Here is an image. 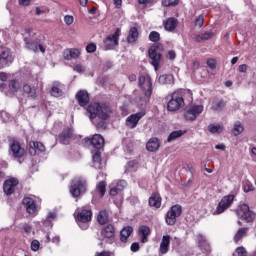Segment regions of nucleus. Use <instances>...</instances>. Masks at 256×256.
Listing matches in <instances>:
<instances>
[{"instance_id":"nucleus-1","label":"nucleus","mask_w":256,"mask_h":256,"mask_svg":"<svg viewBox=\"0 0 256 256\" xmlns=\"http://www.w3.org/2000/svg\"><path fill=\"white\" fill-rule=\"evenodd\" d=\"M87 112L90 115V121L96 127H103L105 125V121L109 119V115H111V109L109 106L99 104V103H91Z\"/></svg>"},{"instance_id":"nucleus-2","label":"nucleus","mask_w":256,"mask_h":256,"mask_svg":"<svg viewBox=\"0 0 256 256\" xmlns=\"http://www.w3.org/2000/svg\"><path fill=\"white\" fill-rule=\"evenodd\" d=\"M191 95V92L187 90H177L171 94V99L168 101V111H179L181 107H185V95Z\"/></svg>"},{"instance_id":"nucleus-3","label":"nucleus","mask_w":256,"mask_h":256,"mask_svg":"<svg viewBox=\"0 0 256 256\" xmlns=\"http://www.w3.org/2000/svg\"><path fill=\"white\" fill-rule=\"evenodd\" d=\"M87 191V180L85 178H76L72 181L70 187V193L72 197H79Z\"/></svg>"},{"instance_id":"nucleus-4","label":"nucleus","mask_w":256,"mask_h":256,"mask_svg":"<svg viewBox=\"0 0 256 256\" xmlns=\"http://www.w3.org/2000/svg\"><path fill=\"white\" fill-rule=\"evenodd\" d=\"M139 87L142 89L145 97H151L153 93V82L151 76L147 72L142 73L139 76Z\"/></svg>"},{"instance_id":"nucleus-5","label":"nucleus","mask_w":256,"mask_h":256,"mask_svg":"<svg viewBox=\"0 0 256 256\" xmlns=\"http://www.w3.org/2000/svg\"><path fill=\"white\" fill-rule=\"evenodd\" d=\"M149 58L151 59V64L153 65L155 71L159 70V65L161 64V59L163 56L161 55V46L153 45L148 50Z\"/></svg>"},{"instance_id":"nucleus-6","label":"nucleus","mask_w":256,"mask_h":256,"mask_svg":"<svg viewBox=\"0 0 256 256\" xmlns=\"http://www.w3.org/2000/svg\"><path fill=\"white\" fill-rule=\"evenodd\" d=\"M203 111V105L192 104L185 109L184 118L186 121H195Z\"/></svg>"},{"instance_id":"nucleus-7","label":"nucleus","mask_w":256,"mask_h":256,"mask_svg":"<svg viewBox=\"0 0 256 256\" xmlns=\"http://www.w3.org/2000/svg\"><path fill=\"white\" fill-rule=\"evenodd\" d=\"M233 201H235V194H228L224 196L218 203L216 211L213 214L221 215V213H225V211H227V209H229L231 205H233Z\"/></svg>"},{"instance_id":"nucleus-8","label":"nucleus","mask_w":256,"mask_h":256,"mask_svg":"<svg viewBox=\"0 0 256 256\" xmlns=\"http://www.w3.org/2000/svg\"><path fill=\"white\" fill-rule=\"evenodd\" d=\"M23 205L29 215H35L39 212V200L35 196L25 197L23 199Z\"/></svg>"},{"instance_id":"nucleus-9","label":"nucleus","mask_w":256,"mask_h":256,"mask_svg":"<svg viewBox=\"0 0 256 256\" xmlns=\"http://www.w3.org/2000/svg\"><path fill=\"white\" fill-rule=\"evenodd\" d=\"M119 37H121V29L117 28L115 33L108 36L104 40V47L106 50L115 49L119 45Z\"/></svg>"},{"instance_id":"nucleus-10","label":"nucleus","mask_w":256,"mask_h":256,"mask_svg":"<svg viewBox=\"0 0 256 256\" xmlns=\"http://www.w3.org/2000/svg\"><path fill=\"white\" fill-rule=\"evenodd\" d=\"M238 217H241V219H244L247 221V223H252V221L255 220V213H253L249 209V205L247 204H241L237 210Z\"/></svg>"},{"instance_id":"nucleus-11","label":"nucleus","mask_w":256,"mask_h":256,"mask_svg":"<svg viewBox=\"0 0 256 256\" xmlns=\"http://www.w3.org/2000/svg\"><path fill=\"white\" fill-rule=\"evenodd\" d=\"M91 217H93V212L90 209H82L81 212H78L77 221H79L81 229L85 230L89 227L87 223L91 221Z\"/></svg>"},{"instance_id":"nucleus-12","label":"nucleus","mask_w":256,"mask_h":256,"mask_svg":"<svg viewBox=\"0 0 256 256\" xmlns=\"http://www.w3.org/2000/svg\"><path fill=\"white\" fill-rule=\"evenodd\" d=\"M182 213L181 206L174 205L166 214L167 225H175L177 223V217H180Z\"/></svg>"},{"instance_id":"nucleus-13","label":"nucleus","mask_w":256,"mask_h":256,"mask_svg":"<svg viewBox=\"0 0 256 256\" xmlns=\"http://www.w3.org/2000/svg\"><path fill=\"white\" fill-rule=\"evenodd\" d=\"M13 53L7 47L0 46V69H3L5 65L13 63Z\"/></svg>"},{"instance_id":"nucleus-14","label":"nucleus","mask_w":256,"mask_h":256,"mask_svg":"<svg viewBox=\"0 0 256 256\" xmlns=\"http://www.w3.org/2000/svg\"><path fill=\"white\" fill-rule=\"evenodd\" d=\"M143 117H145V111H143V110L138 113L131 114L126 119V126L129 129H135V127H137V125H139V121H141V119H143Z\"/></svg>"},{"instance_id":"nucleus-15","label":"nucleus","mask_w":256,"mask_h":256,"mask_svg":"<svg viewBox=\"0 0 256 256\" xmlns=\"http://www.w3.org/2000/svg\"><path fill=\"white\" fill-rule=\"evenodd\" d=\"M10 151L13 157H16L17 159L25 155V149L21 147V144L17 140L10 141Z\"/></svg>"},{"instance_id":"nucleus-16","label":"nucleus","mask_w":256,"mask_h":256,"mask_svg":"<svg viewBox=\"0 0 256 256\" xmlns=\"http://www.w3.org/2000/svg\"><path fill=\"white\" fill-rule=\"evenodd\" d=\"M17 185H19V180H17V178H10L6 180L3 186L4 193L6 195H12V193L15 192V187H17Z\"/></svg>"},{"instance_id":"nucleus-17","label":"nucleus","mask_w":256,"mask_h":256,"mask_svg":"<svg viewBox=\"0 0 256 256\" xmlns=\"http://www.w3.org/2000/svg\"><path fill=\"white\" fill-rule=\"evenodd\" d=\"M81 51L77 48H68L64 50L63 57L66 61H71V59H79Z\"/></svg>"},{"instance_id":"nucleus-18","label":"nucleus","mask_w":256,"mask_h":256,"mask_svg":"<svg viewBox=\"0 0 256 256\" xmlns=\"http://www.w3.org/2000/svg\"><path fill=\"white\" fill-rule=\"evenodd\" d=\"M102 239H113L115 237V228L108 224L104 226L100 232Z\"/></svg>"},{"instance_id":"nucleus-19","label":"nucleus","mask_w":256,"mask_h":256,"mask_svg":"<svg viewBox=\"0 0 256 256\" xmlns=\"http://www.w3.org/2000/svg\"><path fill=\"white\" fill-rule=\"evenodd\" d=\"M76 99L81 107H85L89 103V93L85 90L79 91L76 94Z\"/></svg>"},{"instance_id":"nucleus-20","label":"nucleus","mask_w":256,"mask_h":256,"mask_svg":"<svg viewBox=\"0 0 256 256\" xmlns=\"http://www.w3.org/2000/svg\"><path fill=\"white\" fill-rule=\"evenodd\" d=\"M28 49H31V51H41V53H45V46H43L42 44H39L37 42H33L31 40H29L28 38L24 39Z\"/></svg>"},{"instance_id":"nucleus-21","label":"nucleus","mask_w":256,"mask_h":256,"mask_svg":"<svg viewBox=\"0 0 256 256\" xmlns=\"http://www.w3.org/2000/svg\"><path fill=\"white\" fill-rule=\"evenodd\" d=\"M139 236L141 237L142 243H147L149 241L148 237L151 235V228L149 226H140L138 229Z\"/></svg>"},{"instance_id":"nucleus-22","label":"nucleus","mask_w":256,"mask_h":256,"mask_svg":"<svg viewBox=\"0 0 256 256\" xmlns=\"http://www.w3.org/2000/svg\"><path fill=\"white\" fill-rule=\"evenodd\" d=\"M171 244V236L165 235L162 237V241L160 243V253L165 255L169 253V245Z\"/></svg>"},{"instance_id":"nucleus-23","label":"nucleus","mask_w":256,"mask_h":256,"mask_svg":"<svg viewBox=\"0 0 256 256\" xmlns=\"http://www.w3.org/2000/svg\"><path fill=\"white\" fill-rule=\"evenodd\" d=\"M90 143L95 149H101L105 145V139L100 134H95L91 138Z\"/></svg>"},{"instance_id":"nucleus-24","label":"nucleus","mask_w":256,"mask_h":256,"mask_svg":"<svg viewBox=\"0 0 256 256\" xmlns=\"http://www.w3.org/2000/svg\"><path fill=\"white\" fill-rule=\"evenodd\" d=\"M160 85H173L175 83V77L172 74H162L158 78Z\"/></svg>"},{"instance_id":"nucleus-25","label":"nucleus","mask_w":256,"mask_h":256,"mask_svg":"<svg viewBox=\"0 0 256 256\" xmlns=\"http://www.w3.org/2000/svg\"><path fill=\"white\" fill-rule=\"evenodd\" d=\"M37 151H40L41 153H45V145L41 142H30V149L29 153L30 155H35Z\"/></svg>"},{"instance_id":"nucleus-26","label":"nucleus","mask_w":256,"mask_h":256,"mask_svg":"<svg viewBox=\"0 0 256 256\" xmlns=\"http://www.w3.org/2000/svg\"><path fill=\"white\" fill-rule=\"evenodd\" d=\"M161 147V144L159 143V139L152 138L150 139L146 144L147 151H150V153H155Z\"/></svg>"},{"instance_id":"nucleus-27","label":"nucleus","mask_w":256,"mask_h":256,"mask_svg":"<svg viewBox=\"0 0 256 256\" xmlns=\"http://www.w3.org/2000/svg\"><path fill=\"white\" fill-rule=\"evenodd\" d=\"M197 241L202 251H206V252L211 251V246L209 245V242H207V239L205 238V236H203L202 234H199L197 236Z\"/></svg>"},{"instance_id":"nucleus-28","label":"nucleus","mask_w":256,"mask_h":256,"mask_svg":"<svg viewBox=\"0 0 256 256\" xmlns=\"http://www.w3.org/2000/svg\"><path fill=\"white\" fill-rule=\"evenodd\" d=\"M131 233H133V227L126 226L120 231V241L122 243H127V239L131 237Z\"/></svg>"},{"instance_id":"nucleus-29","label":"nucleus","mask_w":256,"mask_h":256,"mask_svg":"<svg viewBox=\"0 0 256 256\" xmlns=\"http://www.w3.org/2000/svg\"><path fill=\"white\" fill-rule=\"evenodd\" d=\"M150 207H155V209H159L161 207V196L158 193H154L149 198Z\"/></svg>"},{"instance_id":"nucleus-30","label":"nucleus","mask_w":256,"mask_h":256,"mask_svg":"<svg viewBox=\"0 0 256 256\" xmlns=\"http://www.w3.org/2000/svg\"><path fill=\"white\" fill-rule=\"evenodd\" d=\"M71 129H66L63 131V133L60 134L59 136V141L60 143H62L63 145H67L69 143V140L71 139Z\"/></svg>"},{"instance_id":"nucleus-31","label":"nucleus","mask_w":256,"mask_h":256,"mask_svg":"<svg viewBox=\"0 0 256 256\" xmlns=\"http://www.w3.org/2000/svg\"><path fill=\"white\" fill-rule=\"evenodd\" d=\"M23 91L30 97V99H35L37 97V90L35 88H32L29 84L23 85Z\"/></svg>"},{"instance_id":"nucleus-32","label":"nucleus","mask_w":256,"mask_h":256,"mask_svg":"<svg viewBox=\"0 0 256 256\" xmlns=\"http://www.w3.org/2000/svg\"><path fill=\"white\" fill-rule=\"evenodd\" d=\"M164 27L166 31H175V29L177 28V19L168 18L164 23Z\"/></svg>"},{"instance_id":"nucleus-33","label":"nucleus","mask_w":256,"mask_h":256,"mask_svg":"<svg viewBox=\"0 0 256 256\" xmlns=\"http://www.w3.org/2000/svg\"><path fill=\"white\" fill-rule=\"evenodd\" d=\"M138 38H139V31L137 30V28L132 27L127 37L128 43H135V41H137Z\"/></svg>"},{"instance_id":"nucleus-34","label":"nucleus","mask_w":256,"mask_h":256,"mask_svg":"<svg viewBox=\"0 0 256 256\" xmlns=\"http://www.w3.org/2000/svg\"><path fill=\"white\" fill-rule=\"evenodd\" d=\"M97 221L100 225H105V223H109V215L107 211L101 210L97 216Z\"/></svg>"},{"instance_id":"nucleus-35","label":"nucleus","mask_w":256,"mask_h":256,"mask_svg":"<svg viewBox=\"0 0 256 256\" xmlns=\"http://www.w3.org/2000/svg\"><path fill=\"white\" fill-rule=\"evenodd\" d=\"M224 127L221 124H210L208 126V131H210L213 135H215V133H223Z\"/></svg>"},{"instance_id":"nucleus-36","label":"nucleus","mask_w":256,"mask_h":256,"mask_svg":"<svg viewBox=\"0 0 256 256\" xmlns=\"http://www.w3.org/2000/svg\"><path fill=\"white\" fill-rule=\"evenodd\" d=\"M185 135V131L183 130H176L173 131L169 136H168V143H171V141H175V139H179V137H183Z\"/></svg>"},{"instance_id":"nucleus-37","label":"nucleus","mask_w":256,"mask_h":256,"mask_svg":"<svg viewBox=\"0 0 256 256\" xmlns=\"http://www.w3.org/2000/svg\"><path fill=\"white\" fill-rule=\"evenodd\" d=\"M245 235H247V228H240L234 236L235 243L241 241V239L245 237Z\"/></svg>"},{"instance_id":"nucleus-38","label":"nucleus","mask_w":256,"mask_h":256,"mask_svg":"<svg viewBox=\"0 0 256 256\" xmlns=\"http://www.w3.org/2000/svg\"><path fill=\"white\" fill-rule=\"evenodd\" d=\"M9 89L12 91V93H17V91L21 89V83H19V81L12 80L9 83Z\"/></svg>"},{"instance_id":"nucleus-39","label":"nucleus","mask_w":256,"mask_h":256,"mask_svg":"<svg viewBox=\"0 0 256 256\" xmlns=\"http://www.w3.org/2000/svg\"><path fill=\"white\" fill-rule=\"evenodd\" d=\"M57 217V214L55 212H50L46 218V220L44 221V225L46 227H53V224L51 223L53 221V219H55Z\"/></svg>"},{"instance_id":"nucleus-40","label":"nucleus","mask_w":256,"mask_h":256,"mask_svg":"<svg viewBox=\"0 0 256 256\" xmlns=\"http://www.w3.org/2000/svg\"><path fill=\"white\" fill-rule=\"evenodd\" d=\"M223 107H225V102H223V100L215 101L212 104L213 111H223Z\"/></svg>"},{"instance_id":"nucleus-41","label":"nucleus","mask_w":256,"mask_h":256,"mask_svg":"<svg viewBox=\"0 0 256 256\" xmlns=\"http://www.w3.org/2000/svg\"><path fill=\"white\" fill-rule=\"evenodd\" d=\"M96 191L98 193H100V196L103 197L105 195V191H106V184L104 181L99 182L96 185Z\"/></svg>"},{"instance_id":"nucleus-42","label":"nucleus","mask_w":256,"mask_h":256,"mask_svg":"<svg viewBox=\"0 0 256 256\" xmlns=\"http://www.w3.org/2000/svg\"><path fill=\"white\" fill-rule=\"evenodd\" d=\"M244 131L243 125L241 124V122H236L234 124V129H233V134L235 136L237 135H241V133Z\"/></svg>"},{"instance_id":"nucleus-43","label":"nucleus","mask_w":256,"mask_h":256,"mask_svg":"<svg viewBox=\"0 0 256 256\" xmlns=\"http://www.w3.org/2000/svg\"><path fill=\"white\" fill-rule=\"evenodd\" d=\"M52 97H61L63 95V90L59 86H53L51 89Z\"/></svg>"},{"instance_id":"nucleus-44","label":"nucleus","mask_w":256,"mask_h":256,"mask_svg":"<svg viewBox=\"0 0 256 256\" xmlns=\"http://www.w3.org/2000/svg\"><path fill=\"white\" fill-rule=\"evenodd\" d=\"M213 37V32L208 31L205 32L204 34H201L200 36L197 37V41H207V39H211Z\"/></svg>"},{"instance_id":"nucleus-45","label":"nucleus","mask_w":256,"mask_h":256,"mask_svg":"<svg viewBox=\"0 0 256 256\" xmlns=\"http://www.w3.org/2000/svg\"><path fill=\"white\" fill-rule=\"evenodd\" d=\"M255 188L253 187V184L251 181L246 180L243 184V191L244 193H249L250 191H253Z\"/></svg>"},{"instance_id":"nucleus-46","label":"nucleus","mask_w":256,"mask_h":256,"mask_svg":"<svg viewBox=\"0 0 256 256\" xmlns=\"http://www.w3.org/2000/svg\"><path fill=\"white\" fill-rule=\"evenodd\" d=\"M159 39H161V35L159 34V32L152 31L149 34V40L152 41L153 43H157V41H159Z\"/></svg>"},{"instance_id":"nucleus-47","label":"nucleus","mask_w":256,"mask_h":256,"mask_svg":"<svg viewBox=\"0 0 256 256\" xmlns=\"http://www.w3.org/2000/svg\"><path fill=\"white\" fill-rule=\"evenodd\" d=\"M119 191H123L127 187V182L125 180H119L116 183H112Z\"/></svg>"},{"instance_id":"nucleus-48","label":"nucleus","mask_w":256,"mask_h":256,"mask_svg":"<svg viewBox=\"0 0 256 256\" xmlns=\"http://www.w3.org/2000/svg\"><path fill=\"white\" fill-rule=\"evenodd\" d=\"M179 0H162V5L164 7H175V5H178Z\"/></svg>"},{"instance_id":"nucleus-49","label":"nucleus","mask_w":256,"mask_h":256,"mask_svg":"<svg viewBox=\"0 0 256 256\" xmlns=\"http://www.w3.org/2000/svg\"><path fill=\"white\" fill-rule=\"evenodd\" d=\"M135 167H137V162L130 161L126 165V173H131L132 171H136Z\"/></svg>"},{"instance_id":"nucleus-50","label":"nucleus","mask_w":256,"mask_h":256,"mask_svg":"<svg viewBox=\"0 0 256 256\" xmlns=\"http://www.w3.org/2000/svg\"><path fill=\"white\" fill-rule=\"evenodd\" d=\"M74 71H76V73H85V71H87V68L81 64H76L74 66Z\"/></svg>"},{"instance_id":"nucleus-51","label":"nucleus","mask_w":256,"mask_h":256,"mask_svg":"<svg viewBox=\"0 0 256 256\" xmlns=\"http://www.w3.org/2000/svg\"><path fill=\"white\" fill-rule=\"evenodd\" d=\"M92 161L95 164H100L101 163V153L99 151H97L93 156H92Z\"/></svg>"},{"instance_id":"nucleus-52","label":"nucleus","mask_w":256,"mask_h":256,"mask_svg":"<svg viewBox=\"0 0 256 256\" xmlns=\"http://www.w3.org/2000/svg\"><path fill=\"white\" fill-rule=\"evenodd\" d=\"M87 53H95L97 51V45L95 43H90L86 46Z\"/></svg>"},{"instance_id":"nucleus-53","label":"nucleus","mask_w":256,"mask_h":256,"mask_svg":"<svg viewBox=\"0 0 256 256\" xmlns=\"http://www.w3.org/2000/svg\"><path fill=\"white\" fill-rule=\"evenodd\" d=\"M236 255H238V256H247V250L243 246L238 247V248H236Z\"/></svg>"},{"instance_id":"nucleus-54","label":"nucleus","mask_w":256,"mask_h":256,"mask_svg":"<svg viewBox=\"0 0 256 256\" xmlns=\"http://www.w3.org/2000/svg\"><path fill=\"white\" fill-rule=\"evenodd\" d=\"M204 21H205V18L202 15L198 16L195 20L196 27H203Z\"/></svg>"},{"instance_id":"nucleus-55","label":"nucleus","mask_w":256,"mask_h":256,"mask_svg":"<svg viewBox=\"0 0 256 256\" xmlns=\"http://www.w3.org/2000/svg\"><path fill=\"white\" fill-rule=\"evenodd\" d=\"M75 21V18H73V16H71V15H66L65 17H64V23L66 24V25H73V22Z\"/></svg>"},{"instance_id":"nucleus-56","label":"nucleus","mask_w":256,"mask_h":256,"mask_svg":"<svg viewBox=\"0 0 256 256\" xmlns=\"http://www.w3.org/2000/svg\"><path fill=\"white\" fill-rule=\"evenodd\" d=\"M207 65L211 69H216L217 67V61L215 59H208L207 60Z\"/></svg>"},{"instance_id":"nucleus-57","label":"nucleus","mask_w":256,"mask_h":256,"mask_svg":"<svg viewBox=\"0 0 256 256\" xmlns=\"http://www.w3.org/2000/svg\"><path fill=\"white\" fill-rule=\"evenodd\" d=\"M39 247H41V243H39L38 240H33L31 242V249L33 251H37L39 249Z\"/></svg>"},{"instance_id":"nucleus-58","label":"nucleus","mask_w":256,"mask_h":256,"mask_svg":"<svg viewBox=\"0 0 256 256\" xmlns=\"http://www.w3.org/2000/svg\"><path fill=\"white\" fill-rule=\"evenodd\" d=\"M23 231L26 232L27 235H31V233L33 231V227H31V225H29V224H24Z\"/></svg>"},{"instance_id":"nucleus-59","label":"nucleus","mask_w":256,"mask_h":256,"mask_svg":"<svg viewBox=\"0 0 256 256\" xmlns=\"http://www.w3.org/2000/svg\"><path fill=\"white\" fill-rule=\"evenodd\" d=\"M117 193H119V190L113 184H111L110 195H112V197H115Z\"/></svg>"},{"instance_id":"nucleus-60","label":"nucleus","mask_w":256,"mask_h":256,"mask_svg":"<svg viewBox=\"0 0 256 256\" xmlns=\"http://www.w3.org/2000/svg\"><path fill=\"white\" fill-rule=\"evenodd\" d=\"M19 5H22L23 7H29V5H31V0H19Z\"/></svg>"},{"instance_id":"nucleus-61","label":"nucleus","mask_w":256,"mask_h":256,"mask_svg":"<svg viewBox=\"0 0 256 256\" xmlns=\"http://www.w3.org/2000/svg\"><path fill=\"white\" fill-rule=\"evenodd\" d=\"M131 251H133V253H137V251H139V243H133L131 245Z\"/></svg>"},{"instance_id":"nucleus-62","label":"nucleus","mask_w":256,"mask_h":256,"mask_svg":"<svg viewBox=\"0 0 256 256\" xmlns=\"http://www.w3.org/2000/svg\"><path fill=\"white\" fill-rule=\"evenodd\" d=\"M113 3L116 9H121V5H123V0H113Z\"/></svg>"},{"instance_id":"nucleus-63","label":"nucleus","mask_w":256,"mask_h":256,"mask_svg":"<svg viewBox=\"0 0 256 256\" xmlns=\"http://www.w3.org/2000/svg\"><path fill=\"white\" fill-rule=\"evenodd\" d=\"M239 72L240 73H245L247 71V65L246 64H242L239 66Z\"/></svg>"},{"instance_id":"nucleus-64","label":"nucleus","mask_w":256,"mask_h":256,"mask_svg":"<svg viewBox=\"0 0 256 256\" xmlns=\"http://www.w3.org/2000/svg\"><path fill=\"white\" fill-rule=\"evenodd\" d=\"M176 54L175 51L171 50L168 52V59H175Z\"/></svg>"}]
</instances>
